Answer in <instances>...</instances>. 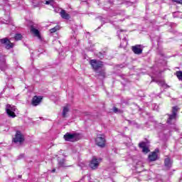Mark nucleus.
I'll return each mask as SVG.
<instances>
[{
    "label": "nucleus",
    "mask_w": 182,
    "mask_h": 182,
    "mask_svg": "<svg viewBox=\"0 0 182 182\" xmlns=\"http://www.w3.org/2000/svg\"><path fill=\"white\" fill-rule=\"evenodd\" d=\"M178 109L179 108L177 106L172 108V114L169 115L167 123L171 124L173 122H176V119H177V112H178Z\"/></svg>",
    "instance_id": "f257e3e1"
},
{
    "label": "nucleus",
    "mask_w": 182,
    "mask_h": 182,
    "mask_svg": "<svg viewBox=\"0 0 182 182\" xmlns=\"http://www.w3.org/2000/svg\"><path fill=\"white\" fill-rule=\"evenodd\" d=\"M6 112L9 117H16L15 112H16V107L14 105H7L6 107Z\"/></svg>",
    "instance_id": "f03ea898"
},
{
    "label": "nucleus",
    "mask_w": 182,
    "mask_h": 182,
    "mask_svg": "<svg viewBox=\"0 0 182 182\" xmlns=\"http://www.w3.org/2000/svg\"><path fill=\"white\" fill-rule=\"evenodd\" d=\"M65 141H77L79 140V135L77 134H69L67 133L64 135Z\"/></svg>",
    "instance_id": "7ed1b4c3"
},
{
    "label": "nucleus",
    "mask_w": 182,
    "mask_h": 182,
    "mask_svg": "<svg viewBox=\"0 0 182 182\" xmlns=\"http://www.w3.org/2000/svg\"><path fill=\"white\" fill-rule=\"evenodd\" d=\"M95 143L97 146H99V147H105V146H106V139H105V136L98 135L95 139Z\"/></svg>",
    "instance_id": "20e7f679"
},
{
    "label": "nucleus",
    "mask_w": 182,
    "mask_h": 182,
    "mask_svg": "<svg viewBox=\"0 0 182 182\" xmlns=\"http://www.w3.org/2000/svg\"><path fill=\"white\" fill-rule=\"evenodd\" d=\"M100 161H102L101 159H97V158L94 156L90 163V167L92 170H96V168L99 167V164H100Z\"/></svg>",
    "instance_id": "39448f33"
},
{
    "label": "nucleus",
    "mask_w": 182,
    "mask_h": 182,
    "mask_svg": "<svg viewBox=\"0 0 182 182\" xmlns=\"http://www.w3.org/2000/svg\"><path fill=\"white\" fill-rule=\"evenodd\" d=\"M90 63L92 68L94 69V70H97L98 69H100L102 66H103V62L100 60H91L90 61Z\"/></svg>",
    "instance_id": "423d86ee"
},
{
    "label": "nucleus",
    "mask_w": 182,
    "mask_h": 182,
    "mask_svg": "<svg viewBox=\"0 0 182 182\" xmlns=\"http://www.w3.org/2000/svg\"><path fill=\"white\" fill-rule=\"evenodd\" d=\"M25 139L23 138V135L21 132L17 131L15 137L14 138V143H22Z\"/></svg>",
    "instance_id": "0eeeda50"
},
{
    "label": "nucleus",
    "mask_w": 182,
    "mask_h": 182,
    "mask_svg": "<svg viewBox=\"0 0 182 182\" xmlns=\"http://www.w3.org/2000/svg\"><path fill=\"white\" fill-rule=\"evenodd\" d=\"M0 42L4 45H6V49H11V48H14V43H11V41L6 38L1 39Z\"/></svg>",
    "instance_id": "6e6552de"
},
{
    "label": "nucleus",
    "mask_w": 182,
    "mask_h": 182,
    "mask_svg": "<svg viewBox=\"0 0 182 182\" xmlns=\"http://www.w3.org/2000/svg\"><path fill=\"white\" fill-rule=\"evenodd\" d=\"M132 52L135 53V55H141L143 52V49L141 48V45H136L132 47Z\"/></svg>",
    "instance_id": "1a4fd4ad"
},
{
    "label": "nucleus",
    "mask_w": 182,
    "mask_h": 182,
    "mask_svg": "<svg viewBox=\"0 0 182 182\" xmlns=\"http://www.w3.org/2000/svg\"><path fill=\"white\" fill-rule=\"evenodd\" d=\"M172 164L173 161H171V159L169 157H166L164 160L165 168L166 170H170V168H171Z\"/></svg>",
    "instance_id": "9d476101"
},
{
    "label": "nucleus",
    "mask_w": 182,
    "mask_h": 182,
    "mask_svg": "<svg viewBox=\"0 0 182 182\" xmlns=\"http://www.w3.org/2000/svg\"><path fill=\"white\" fill-rule=\"evenodd\" d=\"M41 102H42V97L34 96L32 100V105L33 106H38Z\"/></svg>",
    "instance_id": "9b49d317"
},
{
    "label": "nucleus",
    "mask_w": 182,
    "mask_h": 182,
    "mask_svg": "<svg viewBox=\"0 0 182 182\" xmlns=\"http://www.w3.org/2000/svg\"><path fill=\"white\" fill-rule=\"evenodd\" d=\"M139 146L142 149V151L143 153H145V154H147V153H149V151H150V150L149 149V147H147L146 146V143L145 142H141L139 144Z\"/></svg>",
    "instance_id": "f8f14e48"
},
{
    "label": "nucleus",
    "mask_w": 182,
    "mask_h": 182,
    "mask_svg": "<svg viewBox=\"0 0 182 182\" xmlns=\"http://www.w3.org/2000/svg\"><path fill=\"white\" fill-rule=\"evenodd\" d=\"M157 152H159V150H155V151L152 152L149 156V159L150 161H156L157 160Z\"/></svg>",
    "instance_id": "ddd939ff"
},
{
    "label": "nucleus",
    "mask_w": 182,
    "mask_h": 182,
    "mask_svg": "<svg viewBox=\"0 0 182 182\" xmlns=\"http://www.w3.org/2000/svg\"><path fill=\"white\" fill-rule=\"evenodd\" d=\"M31 32L35 35V36H37V38H41V34L39 33V30L35 28L33 26H31Z\"/></svg>",
    "instance_id": "4468645a"
},
{
    "label": "nucleus",
    "mask_w": 182,
    "mask_h": 182,
    "mask_svg": "<svg viewBox=\"0 0 182 182\" xmlns=\"http://www.w3.org/2000/svg\"><path fill=\"white\" fill-rule=\"evenodd\" d=\"M60 15L63 19H69L70 18V16L65 10L61 11Z\"/></svg>",
    "instance_id": "2eb2a0df"
},
{
    "label": "nucleus",
    "mask_w": 182,
    "mask_h": 182,
    "mask_svg": "<svg viewBox=\"0 0 182 182\" xmlns=\"http://www.w3.org/2000/svg\"><path fill=\"white\" fill-rule=\"evenodd\" d=\"M69 112V105H67L63 109V117H66V115Z\"/></svg>",
    "instance_id": "dca6fc26"
},
{
    "label": "nucleus",
    "mask_w": 182,
    "mask_h": 182,
    "mask_svg": "<svg viewBox=\"0 0 182 182\" xmlns=\"http://www.w3.org/2000/svg\"><path fill=\"white\" fill-rule=\"evenodd\" d=\"M6 69H8V65H6V63H5V61L0 63V70H6Z\"/></svg>",
    "instance_id": "f3484780"
},
{
    "label": "nucleus",
    "mask_w": 182,
    "mask_h": 182,
    "mask_svg": "<svg viewBox=\"0 0 182 182\" xmlns=\"http://www.w3.org/2000/svg\"><path fill=\"white\" fill-rule=\"evenodd\" d=\"M58 166L59 167H66V163L65 159H58Z\"/></svg>",
    "instance_id": "a211bd4d"
},
{
    "label": "nucleus",
    "mask_w": 182,
    "mask_h": 182,
    "mask_svg": "<svg viewBox=\"0 0 182 182\" xmlns=\"http://www.w3.org/2000/svg\"><path fill=\"white\" fill-rule=\"evenodd\" d=\"M176 77H178V80H181L182 82V71H177L176 73Z\"/></svg>",
    "instance_id": "6ab92c4d"
},
{
    "label": "nucleus",
    "mask_w": 182,
    "mask_h": 182,
    "mask_svg": "<svg viewBox=\"0 0 182 182\" xmlns=\"http://www.w3.org/2000/svg\"><path fill=\"white\" fill-rule=\"evenodd\" d=\"M56 31H59V26H56L55 27L50 29V33H55V32H56Z\"/></svg>",
    "instance_id": "aec40b11"
},
{
    "label": "nucleus",
    "mask_w": 182,
    "mask_h": 182,
    "mask_svg": "<svg viewBox=\"0 0 182 182\" xmlns=\"http://www.w3.org/2000/svg\"><path fill=\"white\" fill-rule=\"evenodd\" d=\"M14 39L16 41H21V39H22V35L21 34H16L15 37H14Z\"/></svg>",
    "instance_id": "412c9836"
},
{
    "label": "nucleus",
    "mask_w": 182,
    "mask_h": 182,
    "mask_svg": "<svg viewBox=\"0 0 182 182\" xmlns=\"http://www.w3.org/2000/svg\"><path fill=\"white\" fill-rule=\"evenodd\" d=\"M46 5H53V0L46 1Z\"/></svg>",
    "instance_id": "4be33fe9"
},
{
    "label": "nucleus",
    "mask_w": 182,
    "mask_h": 182,
    "mask_svg": "<svg viewBox=\"0 0 182 182\" xmlns=\"http://www.w3.org/2000/svg\"><path fill=\"white\" fill-rule=\"evenodd\" d=\"M113 112L114 113H119V112H120V109H117V107H114Z\"/></svg>",
    "instance_id": "5701e85b"
},
{
    "label": "nucleus",
    "mask_w": 182,
    "mask_h": 182,
    "mask_svg": "<svg viewBox=\"0 0 182 182\" xmlns=\"http://www.w3.org/2000/svg\"><path fill=\"white\" fill-rule=\"evenodd\" d=\"M173 2H176V4H182V0H172Z\"/></svg>",
    "instance_id": "b1692460"
},
{
    "label": "nucleus",
    "mask_w": 182,
    "mask_h": 182,
    "mask_svg": "<svg viewBox=\"0 0 182 182\" xmlns=\"http://www.w3.org/2000/svg\"><path fill=\"white\" fill-rule=\"evenodd\" d=\"M124 43H125V46L127 45V41L126 40H123Z\"/></svg>",
    "instance_id": "393cba45"
},
{
    "label": "nucleus",
    "mask_w": 182,
    "mask_h": 182,
    "mask_svg": "<svg viewBox=\"0 0 182 182\" xmlns=\"http://www.w3.org/2000/svg\"><path fill=\"white\" fill-rule=\"evenodd\" d=\"M125 46H123V43H121V44H120V47H121V48H125Z\"/></svg>",
    "instance_id": "a878e982"
},
{
    "label": "nucleus",
    "mask_w": 182,
    "mask_h": 182,
    "mask_svg": "<svg viewBox=\"0 0 182 182\" xmlns=\"http://www.w3.org/2000/svg\"><path fill=\"white\" fill-rule=\"evenodd\" d=\"M55 169H53V170L52 171V172H53V173H55Z\"/></svg>",
    "instance_id": "bb28decb"
},
{
    "label": "nucleus",
    "mask_w": 182,
    "mask_h": 182,
    "mask_svg": "<svg viewBox=\"0 0 182 182\" xmlns=\"http://www.w3.org/2000/svg\"><path fill=\"white\" fill-rule=\"evenodd\" d=\"M102 76H105V73L102 74Z\"/></svg>",
    "instance_id": "cd10ccee"
}]
</instances>
